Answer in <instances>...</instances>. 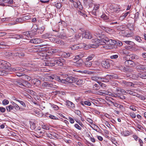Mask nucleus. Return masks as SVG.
Returning a JSON list of instances; mask_svg holds the SVG:
<instances>
[{"instance_id": "obj_1", "label": "nucleus", "mask_w": 146, "mask_h": 146, "mask_svg": "<svg viewBox=\"0 0 146 146\" xmlns=\"http://www.w3.org/2000/svg\"><path fill=\"white\" fill-rule=\"evenodd\" d=\"M124 59L126 60L125 62L126 66H127L134 67L135 64V61L137 60L140 59V58L135 54H132L127 55L125 57H124Z\"/></svg>"}, {"instance_id": "obj_2", "label": "nucleus", "mask_w": 146, "mask_h": 146, "mask_svg": "<svg viewBox=\"0 0 146 146\" xmlns=\"http://www.w3.org/2000/svg\"><path fill=\"white\" fill-rule=\"evenodd\" d=\"M65 62L64 59L60 57L53 58L50 59V62H45L43 63V64L45 66L51 67L55 65L61 66L63 65Z\"/></svg>"}, {"instance_id": "obj_3", "label": "nucleus", "mask_w": 146, "mask_h": 146, "mask_svg": "<svg viewBox=\"0 0 146 146\" xmlns=\"http://www.w3.org/2000/svg\"><path fill=\"white\" fill-rule=\"evenodd\" d=\"M140 59L137 60L135 61V66L136 69L137 70L141 71L144 72L146 71V66L144 65L141 64L142 61L141 60L142 59L140 58Z\"/></svg>"}, {"instance_id": "obj_4", "label": "nucleus", "mask_w": 146, "mask_h": 146, "mask_svg": "<svg viewBox=\"0 0 146 146\" xmlns=\"http://www.w3.org/2000/svg\"><path fill=\"white\" fill-rule=\"evenodd\" d=\"M56 84V83H55L54 84L53 83L51 82H45L43 83L42 86L48 89L50 88H57L58 86Z\"/></svg>"}, {"instance_id": "obj_5", "label": "nucleus", "mask_w": 146, "mask_h": 146, "mask_svg": "<svg viewBox=\"0 0 146 146\" xmlns=\"http://www.w3.org/2000/svg\"><path fill=\"white\" fill-rule=\"evenodd\" d=\"M110 61L108 59L104 60L102 62V66L105 68L108 69L110 67Z\"/></svg>"}, {"instance_id": "obj_6", "label": "nucleus", "mask_w": 146, "mask_h": 146, "mask_svg": "<svg viewBox=\"0 0 146 146\" xmlns=\"http://www.w3.org/2000/svg\"><path fill=\"white\" fill-rule=\"evenodd\" d=\"M28 27L30 28L32 27L31 29V33H34L37 31L38 27L36 25H33V24L31 22H30L28 24Z\"/></svg>"}, {"instance_id": "obj_7", "label": "nucleus", "mask_w": 146, "mask_h": 146, "mask_svg": "<svg viewBox=\"0 0 146 146\" xmlns=\"http://www.w3.org/2000/svg\"><path fill=\"white\" fill-rule=\"evenodd\" d=\"M82 37L88 39H91L92 38V35L91 33L89 31H86L82 33Z\"/></svg>"}, {"instance_id": "obj_8", "label": "nucleus", "mask_w": 146, "mask_h": 146, "mask_svg": "<svg viewBox=\"0 0 146 146\" xmlns=\"http://www.w3.org/2000/svg\"><path fill=\"white\" fill-rule=\"evenodd\" d=\"M51 41L58 44L60 45L63 46L64 44V42L62 40H60L59 39L54 38V39H53V40L51 39Z\"/></svg>"}, {"instance_id": "obj_9", "label": "nucleus", "mask_w": 146, "mask_h": 146, "mask_svg": "<svg viewBox=\"0 0 146 146\" xmlns=\"http://www.w3.org/2000/svg\"><path fill=\"white\" fill-rule=\"evenodd\" d=\"M42 42V40L41 39L37 38H34L30 40L29 42L35 44H37L40 43Z\"/></svg>"}, {"instance_id": "obj_10", "label": "nucleus", "mask_w": 146, "mask_h": 146, "mask_svg": "<svg viewBox=\"0 0 146 146\" xmlns=\"http://www.w3.org/2000/svg\"><path fill=\"white\" fill-rule=\"evenodd\" d=\"M28 46V44H27V45H25V48H24L25 49H29V51L30 52H37L39 51H40V49L37 48H32L31 49H29V48L27 46Z\"/></svg>"}, {"instance_id": "obj_11", "label": "nucleus", "mask_w": 146, "mask_h": 146, "mask_svg": "<svg viewBox=\"0 0 146 146\" xmlns=\"http://www.w3.org/2000/svg\"><path fill=\"white\" fill-rule=\"evenodd\" d=\"M52 35L48 33H47L44 34L42 35V37L45 39L48 38L49 40L51 41V39L53 40L54 38L52 36Z\"/></svg>"}, {"instance_id": "obj_12", "label": "nucleus", "mask_w": 146, "mask_h": 146, "mask_svg": "<svg viewBox=\"0 0 146 146\" xmlns=\"http://www.w3.org/2000/svg\"><path fill=\"white\" fill-rule=\"evenodd\" d=\"M58 37L62 39H65L66 38V36L65 33L63 31L58 33Z\"/></svg>"}, {"instance_id": "obj_13", "label": "nucleus", "mask_w": 146, "mask_h": 146, "mask_svg": "<svg viewBox=\"0 0 146 146\" xmlns=\"http://www.w3.org/2000/svg\"><path fill=\"white\" fill-rule=\"evenodd\" d=\"M66 105L69 108H73L74 107V104L71 102L67 100L66 102Z\"/></svg>"}, {"instance_id": "obj_14", "label": "nucleus", "mask_w": 146, "mask_h": 146, "mask_svg": "<svg viewBox=\"0 0 146 146\" xmlns=\"http://www.w3.org/2000/svg\"><path fill=\"white\" fill-rule=\"evenodd\" d=\"M100 40L101 42V44L102 45H104V44H106V43L108 44L109 38L106 37L104 36L103 38H102L100 39Z\"/></svg>"}, {"instance_id": "obj_15", "label": "nucleus", "mask_w": 146, "mask_h": 146, "mask_svg": "<svg viewBox=\"0 0 146 146\" xmlns=\"http://www.w3.org/2000/svg\"><path fill=\"white\" fill-rule=\"evenodd\" d=\"M13 106V107H14V108H15V109L17 110H23L24 109L23 108H20L19 106L16 103H15L12 102H11Z\"/></svg>"}, {"instance_id": "obj_16", "label": "nucleus", "mask_w": 146, "mask_h": 146, "mask_svg": "<svg viewBox=\"0 0 146 146\" xmlns=\"http://www.w3.org/2000/svg\"><path fill=\"white\" fill-rule=\"evenodd\" d=\"M66 83H72L75 82V79L72 76L68 77L66 78Z\"/></svg>"}, {"instance_id": "obj_17", "label": "nucleus", "mask_w": 146, "mask_h": 146, "mask_svg": "<svg viewBox=\"0 0 146 146\" xmlns=\"http://www.w3.org/2000/svg\"><path fill=\"white\" fill-rule=\"evenodd\" d=\"M92 42L94 44H98V46L99 45L102 44H101V42L100 39L96 38L93 39L92 40Z\"/></svg>"}, {"instance_id": "obj_18", "label": "nucleus", "mask_w": 146, "mask_h": 146, "mask_svg": "<svg viewBox=\"0 0 146 146\" xmlns=\"http://www.w3.org/2000/svg\"><path fill=\"white\" fill-rule=\"evenodd\" d=\"M14 84L20 87L23 88V82L20 80H17L14 81Z\"/></svg>"}, {"instance_id": "obj_19", "label": "nucleus", "mask_w": 146, "mask_h": 146, "mask_svg": "<svg viewBox=\"0 0 146 146\" xmlns=\"http://www.w3.org/2000/svg\"><path fill=\"white\" fill-rule=\"evenodd\" d=\"M13 55L15 56H18L19 58L24 56L25 54L23 52H17L13 53Z\"/></svg>"}, {"instance_id": "obj_20", "label": "nucleus", "mask_w": 146, "mask_h": 146, "mask_svg": "<svg viewBox=\"0 0 146 146\" xmlns=\"http://www.w3.org/2000/svg\"><path fill=\"white\" fill-rule=\"evenodd\" d=\"M94 36H96V38H99L101 39L102 38H103L104 35L101 32H97L94 34Z\"/></svg>"}, {"instance_id": "obj_21", "label": "nucleus", "mask_w": 146, "mask_h": 146, "mask_svg": "<svg viewBox=\"0 0 146 146\" xmlns=\"http://www.w3.org/2000/svg\"><path fill=\"white\" fill-rule=\"evenodd\" d=\"M83 63V61L82 60L80 59L76 61L74 65L78 67H80L82 66Z\"/></svg>"}, {"instance_id": "obj_22", "label": "nucleus", "mask_w": 146, "mask_h": 146, "mask_svg": "<svg viewBox=\"0 0 146 146\" xmlns=\"http://www.w3.org/2000/svg\"><path fill=\"white\" fill-rule=\"evenodd\" d=\"M80 104L83 106L85 105L90 106L91 105V103L89 101H82L80 102Z\"/></svg>"}, {"instance_id": "obj_23", "label": "nucleus", "mask_w": 146, "mask_h": 146, "mask_svg": "<svg viewBox=\"0 0 146 146\" xmlns=\"http://www.w3.org/2000/svg\"><path fill=\"white\" fill-rule=\"evenodd\" d=\"M23 87H25L27 88H30L31 86V84L27 81H24L23 82Z\"/></svg>"}, {"instance_id": "obj_24", "label": "nucleus", "mask_w": 146, "mask_h": 146, "mask_svg": "<svg viewBox=\"0 0 146 146\" xmlns=\"http://www.w3.org/2000/svg\"><path fill=\"white\" fill-rule=\"evenodd\" d=\"M11 66V65L10 63L4 60L2 68L3 69L7 68L8 67H10Z\"/></svg>"}, {"instance_id": "obj_25", "label": "nucleus", "mask_w": 146, "mask_h": 146, "mask_svg": "<svg viewBox=\"0 0 146 146\" xmlns=\"http://www.w3.org/2000/svg\"><path fill=\"white\" fill-rule=\"evenodd\" d=\"M30 127L32 130H35L36 127V124L33 121H30Z\"/></svg>"}, {"instance_id": "obj_26", "label": "nucleus", "mask_w": 146, "mask_h": 146, "mask_svg": "<svg viewBox=\"0 0 146 146\" xmlns=\"http://www.w3.org/2000/svg\"><path fill=\"white\" fill-rule=\"evenodd\" d=\"M13 54L10 52L4 51L3 52V55L6 57H9L12 56Z\"/></svg>"}, {"instance_id": "obj_27", "label": "nucleus", "mask_w": 146, "mask_h": 146, "mask_svg": "<svg viewBox=\"0 0 146 146\" xmlns=\"http://www.w3.org/2000/svg\"><path fill=\"white\" fill-rule=\"evenodd\" d=\"M98 47V44H88V48H96Z\"/></svg>"}, {"instance_id": "obj_28", "label": "nucleus", "mask_w": 146, "mask_h": 146, "mask_svg": "<svg viewBox=\"0 0 146 146\" xmlns=\"http://www.w3.org/2000/svg\"><path fill=\"white\" fill-rule=\"evenodd\" d=\"M70 48L72 50H75L80 48V46H79V44H76L72 46Z\"/></svg>"}, {"instance_id": "obj_29", "label": "nucleus", "mask_w": 146, "mask_h": 146, "mask_svg": "<svg viewBox=\"0 0 146 146\" xmlns=\"http://www.w3.org/2000/svg\"><path fill=\"white\" fill-rule=\"evenodd\" d=\"M6 108L8 112H10L11 110H13L14 109L13 106L12 104V105H10L7 106Z\"/></svg>"}, {"instance_id": "obj_30", "label": "nucleus", "mask_w": 146, "mask_h": 146, "mask_svg": "<svg viewBox=\"0 0 146 146\" xmlns=\"http://www.w3.org/2000/svg\"><path fill=\"white\" fill-rule=\"evenodd\" d=\"M101 18L105 20L106 22H109V19L105 14L102 15L101 16Z\"/></svg>"}, {"instance_id": "obj_31", "label": "nucleus", "mask_w": 146, "mask_h": 146, "mask_svg": "<svg viewBox=\"0 0 146 146\" xmlns=\"http://www.w3.org/2000/svg\"><path fill=\"white\" fill-rule=\"evenodd\" d=\"M56 79L59 82H60L62 83H65V84L67 83L66 82V79H61L60 78V77H58L57 78H56Z\"/></svg>"}, {"instance_id": "obj_32", "label": "nucleus", "mask_w": 146, "mask_h": 146, "mask_svg": "<svg viewBox=\"0 0 146 146\" xmlns=\"http://www.w3.org/2000/svg\"><path fill=\"white\" fill-rule=\"evenodd\" d=\"M9 73L8 72L4 70H0V76H6Z\"/></svg>"}, {"instance_id": "obj_33", "label": "nucleus", "mask_w": 146, "mask_h": 146, "mask_svg": "<svg viewBox=\"0 0 146 146\" xmlns=\"http://www.w3.org/2000/svg\"><path fill=\"white\" fill-rule=\"evenodd\" d=\"M139 79L141 78L143 79H146V74L144 73H138Z\"/></svg>"}, {"instance_id": "obj_34", "label": "nucleus", "mask_w": 146, "mask_h": 146, "mask_svg": "<svg viewBox=\"0 0 146 146\" xmlns=\"http://www.w3.org/2000/svg\"><path fill=\"white\" fill-rule=\"evenodd\" d=\"M85 1H86L89 7H91L92 4H93V0H85Z\"/></svg>"}, {"instance_id": "obj_35", "label": "nucleus", "mask_w": 146, "mask_h": 146, "mask_svg": "<svg viewBox=\"0 0 146 146\" xmlns=\"http://www.w3.org/2000/svg\"><path fill=\"white\" fill-rule=\"evenodd\" d=\"M85 64L86 67H90L92 65V61L86 60L85 62Z\"/></svg>"}, {"instance_id": "obj_36", "label": "nucleus", "mask_w": 146, "mask_h": 146, "mask_svg": "<svg viewBox=\"0 0 146 146\" xmlns=\"http://www.w3.org/2000/svg\"><path fill=\"white\" fill-rule=\"evenodd\" d=\"M116 42L115 40L109 39L108 44L111 45H113L116 44Z\"/></svg>"}, {"instance_id": "obj_37", "label": "nucleus", "mask_w": 146, "mask_h": 146, "mask_svg": "<svg viewBox=\"0 0 146 146\" xmlns=\"http://www.w3.org/2000/svg\"><path fill=\"white\" fill-rule=\"evenodd\" d=\"M123 83L124 84L127 86H132L133 85L132 82H127L125 81H123Z\"/></svg>"}, {"instance_id": "obj_38", "label": "nucleus", "mask_w": 146, "mask_h": 146, "mask_svg": "<svg viewBox=\"0 0 146 146\" xmlns=\"http://www.w3.org/2000/svg\"><path fill=\"white\" fill-rule=\"evenodd\" d=\"M76 84L79 86H80L84 83L83 80L82 79H79L76 82Z\"/></svg>"}, {"instance_id": "obj_39", "label": "nucleus", "mask_w": 146, "mask_h": 146, "mask_svg": "<svg viewBox=\"0 0 146 146\" xmlns=\"http://www.w3.org/2000/svg\"><path fill=\"white\" fill-rule=\"evenodd\" d=\"M138 73L137 74H132L131 77L133 79L138 80L139 79Z\"/></svg>"}, {"instance_id": "obj_40", "label": "nucleus", "mask_w": 146, "mask_h": 146, "mask_svg": "<svg viewBox=\"0 0 146 146\" xmlns=\"http://www.w3.org/2000/svg\"><path fill=\"white\" fill-rule=\"evenodd\" d=\"M113 105H114L115 107H117L119 108H121L123 107V106L122 105H121L117 103L116 102H115V103H113Z\"/></svg>"}, {"instance_id": "obj_41", "label": "nucleus", "mask_w": 146, "mask_h": 146, "mask_svg": "<svg viewBox=\"0 0 146 146\" xmlns=\"http://www.w3.org/2000/svg\"><path fill=\"white\" fill-rule=\"evenodd\" d=\"M56 76H55L54 75H48L47 76V79L48 80L50 81L51 80H52L54 79L55 78Z\"/></svg>"}, {"instance_id": "obj_42", "label": "nucleus", "mask_w": 146, "mask_h": 146, "mask_svg": "<svg viewBox=\"0 0 146 146\" xmlns=\"http://www.w3.org/2000/svg\"><path fill=\"white\" fill-rule=\"evenodd\" d=\"M95 57V55L94 54H91L89 55L86 58V60L90 61L92 60Z\"/></svg>"}, {"instance_id": "obj_43", "label": "nucleus", "mask_w": 146, "mask_h": 146, "mask_svg": "<svg viewBox=\"0 0 146 146\" xmlns=\"http://www.w3.org/2000/svg\"><path fill=\"white\" fill-rule=\"evenodd\" d=\"M55 28H52V30L53 31L56 32H58L59 31V27L57 25L55 26Z\"/></svg>"}, {"instance_id": "obj_44", "label": "nucleus", "mask_w": 146, "mask_h": 146, "mask_svg": "<svg viewBox=\"0 0 146 146\" xmlns=\"http://www.w3.org/2000/svg\"><path fill=\"white\" fill-rule=\"evenodd\" d=\"M134 39L138 42H141L142 41L140 37L138 36H134Z\"/></svg>"}, {"instance_id": "obj_45", "label": "nucleus", "mask_w": 146, "mask_h": 146, "mask_svg": "<svg viewBox=\"0 0 146 146\" xmlns=\"http://www.w3.org/2000/svg\"><path fill=\"white\" fill-rule=\"evenodd\" d=\"M119 55L118 54H114L110 56V58L111 59H116L118 58Z\"/></svg>"}, {"instance_id": "obj_46", "label": "nucleus", "mask_w": 146, "mask_h": 146, "mask_svg": "<svg viewBox=\"0 0 146 146\" xmlns=\"http://www.w3.org/2000/svg\"><path fill=\"white\" fill-rule=\"evenodd\" d=\"M13 70L14 71H17L18 72H22L24 70H23V69H21L20 68L16 67V68H13Z\"/></svg>"}, {"instance_id": "obj_47", "label": "nucleus", "mask_w": 146, "mask_h": 146, "mask_svg": "<svg viewBox=\"0 0 146 146\" xmlns=\"http://www.w3.org/2000/svg\"><path fill=\"white\" fill-rule=\"evenodd\" d=\"M113 11L115 13H118L121 11V9L119 8L117 6L113 7Z\"/></svg>"}, {"instance_id": "obj_48", "label": "nucleus", "mask_w": 146, "mask_h": 146, "mask_svg": "<svg viewBox=\"0 0 146 146\" xmlns=\"http://www.w3.org/2000/svg\"><path fill=\"white\" fill-rule=\"evenodd\" d=\"M79 44V46H80V48H84L86 47V48H87L88 45L84 43H81Z\"/></svg>"}, {"instance_id": "obj_49", "label": "nucleus", "mask_w": 146, "mask_h": 146, "mask_svg": "<svg viewBox=\"0 0 146 146\" xmlns=\"http://www.w3.org/2000/svg\"><path fill=\"white\" fill-rule=\"evenodd\" d=\"M127 93L133 96H135L136 95L137 93L131 90H127Z\"/></svg>"}, {"instance_id": "obj_50", "label": "nucleus", "mask_w": 146, "mask_h": 146, "mask_svg": "<svg viewBox=\"0 0 146 146\" xmlns=\"http://www.w3.org/2000/svg\"><path fill=\"white\" fill-rule=\"evenodd\" d=\"M55 7L57 9H60L62 7V5L60 3H57L56 4Z\"/></svg>"}, {"instance_id": "obj_51", "label": "nucleus", "mask_w": 146, "mask_h": 146, "mask_svg": "<svg viewBox=\"0 0 146 146\" xmlns=\"http://www.w3.org/2000/svg\"><path fill=\"white\" fill-rule=\"evenodd\" d=\"M16 100L19 102L24 107H26V105L25 102L23 101L19 100Z\"/></svg>"}, {"instance_id": "obj_52", "label": "nucleus", "mask_w": 146, "mask_h": 146, "mask_svg": "<svg viewBox=\"0 0 146 146\" xmlns=\"http://www.w3.org/2000/svg\"><path fill=\"white\" fill-rule=\"evenodd\" d=\"M114 78L113 76L111 75H107L106 76L105 78L106 79L109 80L111 79Z\"/></svg>"}, {"instance_id": "obj_53", "label": "nucleus", "mask_w": 146, "mask_h": 146, "mask_svg": "<svg viewBox=\"0 0 146 146\" xmlns=\"http://www.w3.org/2000/svg\"><path fill=\"white\" fill-rule=\"evenodd\" d=\"M78 4L77 5L78 7H76V8H78L79 9L82 10L83 9V8L81 4V3L79 1H78Z\"/></svg>"}, {"instance_id": "obj_54", "label": "nucleus", "mask_w": 146, "mask_h": 146, "mask_svg": "<svg viewBox=\"0 0 146 146\" xmlns=\"http://www.w3.org/2000/svg\"><path fill=\"white\" fill-rule=\"evenodd\" d=\"M81 37V35L80 34H76L75 36V38L76 39V41L77 40L80 38Z\"/></svg>"}, {"instance_id": "obj_55", "label": "nucleus", "mask_w": 146, "mask_h": 146, "mask_svg": "<svg viewBox=\"0 0 146 146\" xmlns=\"http://www.w3.org/2000/svg\"><path fill=\"white\" fill-rule=\"evenodd\" d=\"M123 42L126 44H127L130 45L132 46H133L134 44V43L133 42L130 41H124Z\"/></svg>"}, {"instance_id": "obj_56", "label": "nucleus", "mask_w": 146, "mask_h": 146, "mask_svg": "<svg viewBox=\"0 0 146 146\" xmlns=\"http://www.w3.org/2000/svg\"><path fill=\"white\" fill-rule=\"evenodd\" d=\"M63 54L65 58H68L70 56L71 54L69 52L66 53L64 52Z\"/></svg>"}, {"instance_id": "obj_57", "label": "nucleus", "mask_w": 146, "mask_h": 146, "mask_svg": "<svg viewBox=\"0 0 146 146\" xmlns=\"http://www.w3.org/2000/svg\"><path fill=\"white\" fill-rule=\"evenodd\" d=\"M129 12H127L126 13L124 14L123 16H121L120 17V18H121V19H124L127 15L129 14Z\"/></svg>"}, {"instance_id": "obj_58", "label": "nucleus", "mask_w": 146, "mask_h": 146, "mask_svg": "<svg viewBox=\"0 0 146 146\" xmlns=\"http://www.w3.org/2000/svg\"><path fill=\"white\" fill-rule=\"evenodd\" d=\"M79 72L81 73L82 74H89V72L87 70H79L78 71Z\"/></svg>"}, {"instance_id": "obj_59", "label": "nucleus", "mask_w": 146, "mask_h": 146, "mask_svg": "<svg viewBox=\"0 0 146 146\" xmlns=\"http://www.w3.org/2000/svg\"><path fill=\"white\" fill-rule=\"evenodd\" d=\"M9 101L7 100L4 99L2 101V103L3 105H6L9 104Z\"/></svg>"}, {"instance_id": "obj_60", "label": "nucleus", "mask_w": 146, "mask_h": 146, "mask_svg": "<svg viewBox=\"0 0 146 146\" xmlns=\"http://www.w3.org/2000/svg\"><path fill=\"white\" fill-rule=\"evenodd\" d=\"M42 128L44 129H45L46 130H48L49 129V127L45 125H41Z\"/></svg>"}, {"instance_id": "obj_61", "label": "nucleus", "mask_w": 146, "mask_h": 146, "mask_svg": "<svg viewBox=\"0 0 146 146\" xmlns=\"http://www.w3.org/2000/svg\"><path fill=\"white\" fill-rule=\"evenodd\" d=\"M139 13L138 12H136L135 13L134 16L135 21H137V19L139 18Z\"/></svg>"}, {"instance_id": "obj_62", "label": "nucleus", "mask_w": 146, "mask_h": 146, "mask_svg": "<svg viewBox=\"0 0 146 146\" xmlns=\"http://www.w3.org/2000/svg\"><path fill=\"white\" fill-rule=\"evenodd\" d=\"M106 100L108 101H109V102H110L111 103V104H112L113 105V103H115V101H112V100H113V99L112 98H107L106 99Z\"/></svg>"}, {"instance_id": "obj_63", "label": "nucleus", "mask_w": 146, "mask_h": 146, "mask_svg": "<svg viewBox=\"0 0 146 146\" xmlns=\"http://www.w3.org/2000/svg\"><path fill=\"white\" fill-rule=\"evenodd\" d=\"M31 34V32L30 31H28L26 32H23V33L24 36H27L28 35H30Z\"/></svg>"}, {"instance_id": "obj_64", "label": "nucleus", "mask_w": 146, "mask_h": 146, "mask_svg": "<svg viewBox=\"0 0 146 146\" xmlns=\"http://www.w3.org/2000/svg\"><path fill=\"white\" fill-rule=\"evenodd\" d=\"M30 17L29 16H25L22 17V19L23 21H25L26 20H27L29 19Z\"/></svg>"}]
</instances>
